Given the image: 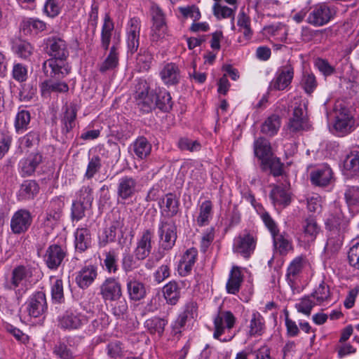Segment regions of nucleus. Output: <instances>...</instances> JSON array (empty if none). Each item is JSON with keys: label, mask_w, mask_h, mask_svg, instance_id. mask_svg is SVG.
Segmentation results:
<instances>
[{"label": "nucleus", "mask_w": 359, "mask_h": 359, "mask_svg": "<svg viewBox=\"0 0 359 359\" xmlns=\"http://www.w3.org/2000/svg\"><path fill=\"white\" fill-rule=\"evenodd\" d=\"M333 180V172L327 165H323L311 172V182L319 187H325Z\"/></svg>", "instance_id": "6ab92c4d"}, {"label": "nucleus", "mask_w": 359, "mask_h": 359, "mask_svg": "<svg viewBox=\"0 0 359 359\" xmlns=\"http://www.w3.org/2000/svg\"><path fill=\"white\" fill-rule=\"evenodd\" d=\"M270 198L274 205L286 206L290 203V194L280 186H276L271 190Z\"/></svg>", "instance_id": "58836bf2"}, {"label": "nucleus", "mask_w": 359, "mask_h": 359, "mask_svg": "<svg viewBox=\"0 0 359 359\" xmlns=\"http://www.w3.org/2000/svg\"><path fill=\"white\" fill-rule=\"evenodd\" d=\"M97 268L93 265L83 267L76 277V282L82 289H86L97 278Z\"/></svg>", "instance_id": "4be33fe9"}, {"label": "nucleus", "mask_w": 359, "mask_h": 359, "mask_svg": "<svg viewBox=\"0 0 359 359\" xmlns=\"http://www.w3.org/2000/svg\"><path fill=\"white\" fill-rule=\"evenodd\" d=\"M32 277L31 268L18 265L12 270L10 276L5 277L4 287L8 290H14L18 299H20L28 290Z\"/></svg>", "instance_id": "f03ea898"}, {"label": "nucleus", "mask_w": 359, "mask_h": 359, "mask_svg": "<svg viewBox=\"0 0 359 359\" xmlns=\"http://www.w3.org/2000/svg\"><path fill=\"white\" fill-rule=\"evenodd\" d=\"M32 222L30 212L25 209L16 211L11 217V229L15 234L26 232Z\"/></svg>", "instance_id": "9d476101"}, {"label": "nucleus", "mask_w": 359, "mask_h": 359, "mask_svg": "<svg viewBox=\"0 0 359 359\" xmlns=\"http://www.w3.org/2000/svg\"><path fill=\"white\" fill-rule=\"evenodd\" d=\"M243 281V276L241 273V268L233 266L230 271L229 278L226 285V289L229 294H236L241 288Z\"/></svg>", "instance_id": "393cba45"}, {"label": "nucleus", "mask_w": 359, "mask_h": 359, "mask_svg": "<svg viewBox=\"0 0 359 359\" xmlns=\"http://www.w3.org/2000/svg\"><path fill=\"white\" fill-rule=\"evenodd\" d=\"M264 30L266 34L276 36L280 41H284L287 39V29L282 23L266 26Z\"/></svg>", "instance_id": "3c124183"}, {"label": "nucleus", "mask_w": 359, "mask_h": 359, "mask_svg": "<svg viewBox=\"0 0 359 359\" xmlns=\"http://www.w3.org/2000/svg\"><path fill=\"white\" fill-rule=\"evenodd\" d=\"M280 125L281 122L280 116L276 114H272L263 123L261 131L266 135L273 136L277 133Z\"/></svg>", "instance_id": "a19ab883"}, {"label": "nucleus", "mask_w": 359, "mask_h": 359, "mask_svg": "<svg viewBox=\"0 0 359 359\" xmlns=\"http://www.w3.org/2000/svg\"><path fill=\"white\" fill-rule=\"evenodd\" d=\"M139 261L135 256L133 257L132 255L127 254L124 255L122 260L123 270L126 272H130L137 269L140 266Z\"/></svg>", "instance_id": "338daca9"}, {"label": "nucleus", "mask_w": 359, "mask_h": 359, "mask_svg": "<svg viewBox=\"0 0 359 359\" xmlns=\"http://www.w3.org/2000/svg\"><path fill=\"white\" fill-rule=\"evenodd\" d=\"M335 15V11L326 4L314 6L306 19L307 23L314 27H322L330 22Z\"/></svg>", "instance_id": "39448f33"}, {"label": "nucleus", "mask_w": 359, "mask_h": 359, "mask_svg": "<svg viewBox=\"0 0 359 359\" xmlns=\"http://www.w3.org/2000/svg\"><path fill=\"white\" fill-rule=\"evenodd\" d=\"M53 351L57 359H74V358L71 349L68 348L64 340H59L54 346Z\"/></svg>", "instance_id": "864d4df0"}, {"label": "nucleus", "mask_w": 359, "mask_h": 359, "mask_svg": "<svg viewBox=\"0 0 359 359\" xmlns=\"http://www.w3.org/2000/svg\"><path fill=\"white\" fill-rule=\"evenodd\" d=\"M118 64V52L116 46L114 45L107 57L100 65V71L106 72L115 69Z\"/></svg>", "instance_id": "79ce46f5"}, {"label": "nucleus", "mask_w": 359, "mask_h": 359, "mask_svg": "<svg viewBox=\"0 0 359 359\" xmlns=\"http://www.w3.org/2000/svg\"><path fill=\"white\" fill-rule=\"evenodd\" d=\"M139 189L137 178L131 176H123L118 180L117 184V196L118 198L127 200L132 198Z\"/></svg>", "instance_id": "ddd939ff"}, {"label": "nucleus", "mask_w": 359, "mask_h": 359, "mask_svg": "<svg viewBox=\"0 0 359 359\" xmlns=\"http://www.w3.org/2000/svg\"><path fill=\"white\" fill-rule=\"evenodd\" d=\"M272 237L275 250L280 255H285L292 250V241L288 236L280 234L278 232Z\"/></svg>", "instance_id": "f704fd0d"}, {"label": "nucleus", "mask_w": 359, "mask_h": 359, "mask_svg": "<svg viewBox=\"0 0 359 359\" xmlns=\"http://www.w3.org/2000/svg\"><path fill=\"white\" fill-rule=\"evenodd\" d=\"M212 217V204L210 201H205L199 207L196 222L198 226L208 225Z\"/></svg>", "instance_id": "ea45409f"}, {"label": "nucleus", "mask_w": 359, "mask_h": 359, "mask_svg": "<svg viewBox=\"0 0 359 359\" xmlns=\"http://www.w3.org/2000/svg\"><path fill=\"white\" fill-rule=\"evenodd\" d=\"M262 165L264 166V169L266 167H269L273 176H280L282 175L283 163L280 162L279 158L272 156L266 160V162H263Z\"/></svg>", "instance_id": "e2e57ef3"}, {"label": "nucleus", "mask_w": 359, "mask_h": 359, "mask_svg": "<svg viewBox=\"0 0 359 359\" xmlns=\"http://www.w3.org/2000/svg\"><path fill=\"white\" fill-rule=\"evenodd\" d=\"M42 156L39 153H33L20 163L21 172L24 175H31L34 172L38 165L42 162Z\"/></svg>", "instance_id": "cd10ccee"}, {"label": "nucleus", "mask_w": 359, "mask_h": 359, "mask_svg": "<svg viewBox=\"0 0 359 359\" xmlns=\"http://www.w3.org/2000/svg\"><path fill=\"white\" fill-rule=\"evenodd\" d=\"M346 170L356 172H359V149L352 151L344 161Z\"/></svg>", "instance_id": "13d9d810"}, {"label": "nucleus", "mask_w": 359, "mask_h": 359, "mask_svg": "<svg viewBox=\"0 0 359 359\" xmlns=\"http://www.w3.org/2000/svg\"><path fill=\"white\" fill-rule=\"evenodd\" d=\"M168 321L164 318L154 317L145 322V327L151 334H158L161 336L164 332Z\"/></svg>", "instance_id": "49530a36"}, {"label": "nucleus", "mask_w": 359, "mask_h": 359, "mask_svg": "<svg viewBox=\"0 0 359 359\" xmlns=\"http://www.w3.org/2000/svg\"><path fill=\"white\" fill-rule=\"evenodd\" d=\"M74 245L77 251H86L91 244V236L87 228H79L74 233Z\"/></svg>", "instance_id": "7c9ffc66"}, {"label": "nucleus", "mask_w": 359, "mask_h": 359, "mask_svg": "<svg viewBox=\"0 0 359 359\" xmlns=\"http://www.w3.org/2000/svg\"><path fill=\"white\" fill-rule=\"evenodd\" d=\"M66 256L65 248L57 244L50 245L46 250L44 262L48 269L55 270L61 265Z\"/></svg>", "instance_id": "f8f14e48"}, {"label": "nucleus", "mask_w": 359, "mask_h": 359, "mask_svg": "<svg viewBox=\"0 0 359 359\" xmlns=\"http://www.w3.org/2000/svg\"><path fill=\"white\" fill-rule=\"evenodd\" d=\"M160 247L164 250H171L175 244L177 227L173 222H162L158 227Z\"/></svg>", "instance_id": "1a4fd4ad"}, {"label": "nucleus", "mask_w": 359, "mask_h": 359, "mask_svg": "<svg viewBox=\"0 0 359 359\" xmlns=\"http://www.w3.org/2000/svg\"><path fill=\"white\" fill-rule=\"evenodd\" d=\"M254 152L256 157L263 162L273 156L270 142L263 137L257 139L254 142Z\"/></svg>", "instance_id": "c85d7f7f"}, {"label": "nucleus", "mask_w": 359, "mask_h": 359, "mask_svg": "<svg viewBox=\"0 0 359 359\" xmlns=\"http://www.w3.org/2000/svg\"><path fill=\"white\" fill-rule=\"evenodd\" d=\"M100 294L104 302L121 299L122 286L118 279L111 277L106 278L100 285Z\"/></svg>", "instance_id": "6e6552de"}, {"label": "nucleus", "mask_w": 359, "mask_h": 359, "mask_svg": "<svg viewBox=\"0 0 359 359\" xmlns=\"http://www.w3.org/2000/svg\"><path fill=\"white\" fill-rule=\"evenodd\" d=\"M334 128L337 134L341 136L354 130L355 120L348 109L343 108L337 113Z\"/></svg>", "instance_id": "9b49d317"}, {"label": "nucleus", "mask_w": 359, "mask_h": 359, "mask_svg": "<svg viewBox=\"0 0 359 359\" xmlns=\"http://www.w3.org/2000/svg\"><path fill=\"white\" fill-rule=\"evenodd\" d=\"M198 255V251L196 248L188 249L183 255L177 268L180 276H187L189 275L194 265Z\"/></svg>", "instance_id": "aec40b11"}, {"label": "nucleus", "mask_w": 359, "mask_h": 359, "mask_svg": "<svg viewBox=\"0 0 359 359\" xmlns=\"http://www.w3.org/2000/svg\"><path fill=\"white\" fill-rule=\"evenodd\" d=\"M140 21L137 18H132L129 20L127 27V46L131 53L137 50L140 45Z\"/></svg>", "instance_id": "dca6fc26"}, {"label": "nucleus", "mask_w": 359, "mask_h": 359, "mask_svg": "<svg viewBox=\"0 0 359 359\" xmlns=\"http://www.w3.org/2000/svg\"><path fill=\"white\" fill-rule=\"evenodd\" d=\"M347 225L348 221L339 210H337L334 214H331L326 221V226L329 231L336 229L344 233Z\"/></svg>", "instance_id": "473e14b6"}, {"label": "nucleus", "mask_w": 359, "mask_h": 359, "mask_svg": "<svg viewBox=\"0 0 359 359\" xmlns=\"http://www.w3.org/2000/svg\"><path fill=\"white\" fill-rule=\"evenodd\" d=\"M136 104L143 112H149L155 107V94L149 92L146 81H140L135 86Z\"/></svg>", "instance_id": "20e7f679"}, {"label": "nucleus", "mask_w": 359, "mask_h": 359, "mask_svg": "<svg viewBox=\"0 0 359 359\" xmlns=\"http://www.w3.org/2000/svg\"><path fill=\"white\" fill-rule=\"evenodd\" d=\"M180 287L175 281H170L163 287V297L168 304L175 305L180 297Z\"/></svg>", "instance_id": "72a5a7b5"}, {"label": "nucleus", "mask_w": 359, "mask_h": 359, "mask_svg": "<svg viewBox=\"0 0 359 359\" xmlns=\"http://www.w3.org/2000/svg\"><path fill=\"white\" fill-rule=\"evenodd\" d=\"M41 90L43 95H49L50 93H67L69 86L65 82H54L48 80L42 83Z\"/></svg>", "instance_id": "37998d69"}, {"label": "nucleus", "mask_w": 359, "mask_h": 359, "mask_svg": "<svg viewBox=\"0 0 359 359\" xmlns=\"http://www.w3.org/2000/svg\"><path fill=\"white\" fill-rule=\"evenodd\" d=\"M343 234L344 233L336 229L329 231L328 238L325 247L327 253L334 255L340 250L344 240Z\"/></svg>", "instance_id": "c756f323"}, {"label": "nucleus", "mask_w": 359, "mask_h": 359, "mask_svg": "<svg viewBox=\"0 0 359 359\" xmlns=\"http://www.w3.org/2000/svg\"><path fill=\"white\" fill-rule=\"evenodd\" d=\"M15 53L22 58H27L33 52L32 45L25 41H20L14 46Z\"/></svg>", "instance_id": "0e129e2a"}, {"label": "nucleus", "mask_w": 359, "mask_h": 359, "mask_svg": "<svg viewBox=\"0 0 359 359\" xmlns=\"http://www.w3.org/2000/svg\"><path fill=\"white\" fill-rule=\"evenodd\" d=\"M255 245L256 241L250 234L239 235L234 239L233 250L248 258L253 252Z\"/></svg>", "instance_id": "4468645a"}, {"label": "nucleus", "mask_w": 359, "mask_h": 359, "mask_svg": "<svg viewBox=\"0 0 359 359\" xmlns=\"http://www.w3.org/2000/svg\"><path fill=\"white\" fill-rule=\"evenodd\" d=\"M127 290L130 299L140 301L146 296L144 285L136 280H130L127 283Z\"/></svg>", "instance_id": "e433bc0d"}, {"label": "nucleus", "mask_w": 359, "mask_h": 359, "mask_svg": "<svg viewBox=\"0 0 359 359\" xmlns=\"http://www.w3.org/2000/svg\"><path fill=\"white\" fill-rule=\"evenodd\" d=\"M177 146L180 150L190 152H196L201 149V144L198 140H191L187 137L180 138Z\"/></svg>", "instance_id": "6e6d98bb"}, {"label": "nucleus", "mask_w": 359, "mask_h": 359, "mask_svg": "<svg viewBox=\"0 0 359 359\" xmlns=\"http://www.w3.org/2000/svg\"><path fill=\"white\" fill-rule=\"evenodd\" d=\"M30 122V114L28 111H20L15 119V128L18 133H22L27 129Z\"/></svg>", "instance_id": "5fc2aeb1"}, {"label": "nucleus", "mask_w": 359, "mask_h": 359, "mask_svg": "<svg viewBox=\"0 0 359 359\" xmlns=\"http://www.w3.org/2000/svg\"><path fill=\"white\" fill-rule=\"evenodd\" d=\"M39 191V186L34 180H25L20 185L18 193V201H29L35 198Z\"/></svg>", "instance_id": "a878e982"}, {"label": "nucleus", "mask_w": 359, "mask_h": 359, "mask_svg": "<svg viewBox=\"0 0 359 359\" xmlns=\"http://www.w3.org/2000/svg\"><path fill=\"white\" fill-rule=\"evenodd\" d=\"M320 230V226L315 219L306 218L302 224V237L306 243L312 242L316 239Z\"/></svg>", "instance_id": "bb28decb"}, {"label": "nucleus", "mask_w": 359, "mask_h": 359, "mask_svg": "<svg viewBox=\"0 0 359 359\" xmlns=\"http://www.w3.org/2000/svg\"><path fill=\"white\" fill-rule=\"evenodd\" d=\"M156 106L163 111H168L172 108V98L167 90L159 89L155 93Z\"/></svg>", "instance_id": "de8ad7c7"}, {"label": "nucleus", "mask_w": 359, "mask_h": 359, "mask_svg": "<svg viewBox=\"0 0 359 359\" xmlns=\"http://www.w3.org/2000/svg\"><path fill=\"white\" fill-rule=\"evenodd\" d=\"M62 207L63 203L58 199L53 200L50 202V208L44 221L47 226L53 228L57 223L60 217Z\"/></svg>", "instance_id": "c9c22d12"}, {"label": "nucleus", "mask_w": 359, "mask_h": 359, "mask_svg": "<svg viewBox=\"0 0 359 359\" xmlns=\"http://www.w3.org/2000/svg\"><path fill=\"white\" fill-rule=\"evenodd\" d=\"M236 321V318L231 311H219L214 318L213 337L222 342L230 341L236 334L231 332Z\"/></svg>", "instance_id": "7ed1b4c3"}, {"label": "nucleus", "mask_w": 359, "mask_h": 359, "mask_svg": "<svg viewBox=\"0 0 359 359\" xmlns=\"http://www.w3.org/2000/svg\"><path fill=\"white\" fill-rule=\"evenodd\" d=\"M48 54L52 57L43 63L42 69L49 77L62 79L69 74L70 68L65 60L69 56L67 42L61 37L52 36L47 39Z\"/></svg>", "instance_id": "f257e3e1"}, {"label": "nucleus", "mask_w": 359, "mask_h": 359, "mask_svg": "<svg viewBox=\"0 0 359 359\" xmlns=\"http://www.w3.org/2000/svg\"><path fill=\"white\" fill-rule=\"evenodd\" d=\"M212 10L214 15L219 20L222 18H231L232 20H234L235 9L215 3L213 5Z\"/></svg>", "instance_id": "bf43d9fd"}, {"label": "nucleus", "mask_w": 359, "mask_h": 359, "mask_svg": "<svg viewBox=\"0 0 359 359\" xmlns=\"http://www.w3.org/2000/svg\"><path fill=\"white\" fill-rule=\"evenodd\" d=\"M153 25L151 27L150 39L152 42L163 40L167 34V26L161 9L155 6L152 8Z\"/></svg>", "instance_id": "0eeeda50"}, {"label": "nucleus", "mask_w": 359, "mask_h": 359, "mask_svg": "<svg viewBox=\"0 0 359 359\" xmlns=\"http://www.w3.org/2000/svg\"><path fill=\"white\" fill-rule=\"evenodd\" d=\"M311 296L316 299L317 304H320L330 299L331 296L330 287L324 281H322L314 290Z\"/></svg>", "instance_id": "603ef678"}, {"label": "nucleus", "mask_w": 359, "mask_h": 359, "mask_svg": "<svg viewBox=\"0 0 359 359\" xmlns=\"http://www.w3.org/2000/svg\"><path fill=\"white\" fill-rule=\"evenodd\" d=\"M86 321V317L76 311H67L59 319V325L65 330L79 329Z\"/></svg>", "instance_id": "a211bd4d"}, {"label": "nucleus", "mask_w": 359, "mask_h": 359, "mask_svg": "<svg viewBox=\"0 0 359 359\" xmlns=\"http://www.w3.org/2000/svg\"><path fill=\"white\" fill-rule=\"evenodd\" d=\"M47 310V302L44 292L39 291L33 294L28 302L27 311L29 316L37 318Z\"/></svg>", "instance_id": "f3484780"}, {"label": "nucleus", "mask_w": 359, "mask_h": 359, "mask_svg": "<svg viewBox=\"0 0 359 359\" xmlns=\"http://www.w3.org/2000/svg\"><path fill=\"white\" fill-rule=\"evenodd\" d=\"M344 198L349 207L359 205V187L347 186L344 192Z\"/></svg>", "instance_id": "4d7b16f0"}, {"label": "nucleus", "mask_w": 359, "mask_h": 359, "mask_svg": "<svg viewBox=\"0 0 359 359\" xmlns=\"http://www.w3.org/2000/svg\"><path fill=\"white\" fill-rule=\"evenodd\" d=\"M163 82L167 86L177 84L181 79L180 71L174 63L166 64L160 72Z\"/></svg>", "instance_id": "412c9836"}, {"label": "nucleus", "mask_w": 359, "mask_h": 359, "mask_svg": "<svg viewBox=\"0 0 359 359\" xmlns=\"http://www.w3.org/2000/svg\"><path fill=\"white\" fill-rule=\"evenodd\" d=\"M113 29L114 23L110 19V17L107 15L104 18L101 34L102 46L104 50H107L109 48Z\"/></svg>", "instance_id": "09e8293b"}, {"label": "nucleus", "mask_w": 359, "mask_h": 359, "mask_svg": "<svg viewBox=\"0 0 359 359\" xmlns=\"http://www.w3.org/2000/svg\"><path fill=\"white\" fill-rule=\"evenodd\" d=\"M133 151L137 158L144 159L150 154L151 145L145 137H141L133 143Z\"/></svg>", "instance_id": "c03bdc74"}, {"label": "nucleus", "mask_w": 359, "mask_h": 359, "mask_svg": "<svg viewBox=\"0 0 359 359\" xmlns=\"http://www.w3.org/2000/svg\"><path fill=\"white\" fill-rule=\"evenodd\" d=\"M76 112L77 108L76 104H70L69 105H66L65 111L62 118L63 133H69L74 127Z\"/></svg>", "instance_id": "4c0bfd02"}, {"label": "nucleus", "mask_w": 359, "mask_h": 359, "mask_svg": "<svg viewBox=\"0 0 359 359\" xmlns=\"http://www.w3.org/2000/svg\"><path fill=\"white\" fill-rule=\"evenodd\" d=\"M348 259L351 266L359 270V243L353 245L348 252Z\"/></svg>", "instance_id": "774afa93"}, {"label": "nucleus", "mask_w": 359, "mask_h": 359, "mask_svg": "<svg viewBox=\"0 0 359 359\" xmlns=\"http://www.w3.org/2000/svg\"><path fill=\"white\" fill-rule=\"evenodd\" d=\"M154 231L153 229H147L142 231L136 242L134 250V256L138 260L145 259L151 253L154 243Z\"/></svg>", "instance_id": "423d86ee"}, {"label": "nucleus", "mask_w": 359, "mask_h": 359, "mask_svg": "<svg viewBox=\"0 0 359 359\" xmlns=\"http://www.w3.org/2000/svg\"><path fill=\"white\" fill-rule=\"evenodd\" d=\"M51 281V298L56 304L64 302V290L62 280L55 277H50Z\"/></svg>", "instance_id": "a18cd8bd"}, {"label": "nucleus", "mask_w": 359, "mask_h": 359, "mask_svg": "<svg viewBox=\"0 0 359 359\" xmlns=\"http://www.w3.org/2000/svg\"><path fill=\"white\" fill-rule=\"evenodd\" d=\"M317 86V81L313 74L304 73L303 74L301 86L306 94L311 95L315 90Z\"/></svg>", "instance_id": "052dcab7"}, {"label": "nucleus", "mask_w": 359, "mask_h": 359, "mask_svg": "<svg viewBox=\"0 0 359 359\" xmlns=\"http://www.w3.org/2000/svg\"><path fill=\"white\" fill-rule=\"evenodd\" d=\"M160 206L161 212L165 216L171 217L178 212V201L175 196L168 194L161 200Z\"/></svg>", "instance_id": "2f4dec72"}, {"label": "nucleus", "mask_w": 359, "mask_h": 359, "mask_svg": "<svg viewBox=\"0 0 359 359\" xmlns=\"http://www.w3.org/2000/svg\"><path fill=\"white\" fill-rule=\"evenodd\" d=\"M102 166L101 158L99 156H93L89 159L87 169L85 173V177L90 180L97 173Z\"/></svg>", "instance_id": "680f3d73"}, {"label": "nucleus", "mask_w": 359, "mask_h": 359, "mask_svg": "<svg viewBox=\"0 0 359 359\" xmlns=\"http://www.w3.org/2000/svg\"><path fill=\"white\" fill-rule=\"evenodd\" d=\"M93 201L92 189L89 187H83L79 191L77 201L90 208Z\"/></svg>", "instance_id": "69168bd1"}, {"label": "nucleus", "mask_w": 359, "mask_h": 359, "mask_svg": "<svg viewBox=\"0 0 359 359\" xmlns=\"http://www.w3.org/2000/svg\"><path fill=\"white\" fill-rule=\"evenodd\" d=\"M304 264V258L297 257L294 258L288 266L286 278L287 283L292 287H295L296 282L302 273Z\"/></svg>", "instance_id": "b1692460"}, {"label": "nucleus", "mask_w": 359, "mask_h": 359, "mask_svg": "<svg viewBox=\"0 0 359 359\" xmlns=\"http://www.w3.org/2000/svg\"><path fill=\"white\" fill-rule=\"evenodd\" d=\"M294 76V68L287 65L280 68L276 78L271 82L270 88L276 90L285 89L291 83Z\"/></svg>", "instance_id": "2eb2a0df"}, {"label": "nucleus", "mask_w": 359, "mask_h": 359, "mask_svg": "<svg viewBox=\"0 0 359 359\" xmlns=\"http://www.w3.org/2000/svg\"><path fill=\"white\" fill-rule=\"evenodd\" d=\"M123 226V219L120 217L112 221L110 226L106 227L100 236L99 245L104 247L107 243L114 241L117 230L121 229Z\"/></svg>", "instance_id": "5701e85b"}, {"label": "nucleus", "mask_w": 359, "mask_h": 359, "mask_svg": "<svg viewBox=\"0 0 359 359\" xmlns=\"http://www.w3.org/2000/svg\"><path fill=\"white\" fill-rule=\"evenodd\" d=\"M264 327V319L260 313L254 311L249 325V334L251 336L261 335Z\"/></svg>", "instance_id": "8fccbe9b"}]
</instances>
